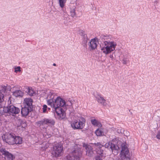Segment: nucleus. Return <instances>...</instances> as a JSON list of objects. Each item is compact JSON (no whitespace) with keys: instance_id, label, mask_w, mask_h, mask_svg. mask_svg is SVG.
<instances>
[{"instance_id":"nucleus-19","label":"nucleus","mask_w":160,"mask_h":160,"mask_svg":"<svg viewBox=\"0 0 160 160\" xmlns=\"http://www.w3.org/2000/svg\"><path fill=\"white\" fill-rule=\"evenodd\" d=\"M98 155L95 157L96 160H102V158L105 157V154L103 153V150L102 149H100L97 151Z\"/></svg>"},{"instance_id":"nucleus-41","label":"nucleus","mask_w":160,"mask_h":160,"mask_svg":"<svg viewBox=\"0 0 160 160\" xmlns=\"http://www.w3.org/2000/svg\"><path fill=\"white\" fill-rule=\"evenodd\" d=\"M48 144L47 143H46L45 144V146L44 147V149H46L47 148H48Z\"/></svg>"},{"instance_id":"nucleus-27","label":"nucleus","mask_w":160,"mask_h":160,"mask_svg":"<svg viewBox=\"0 0 160 160\" xmlns=\"http://www.w3.org/2000/svg\"><path fill=\"white\" fill-rule=\"evenodd\" d=\"M104 145L103 144H102L100 142H98L97 143H95L92 144V147H96L97 148H98L100 149H101L102 147H104Z\"/></svg>"},{"instance_id":"nucleus-21","label":"nucleus","mask_w":160,"mask_h":160,"mask_svg":"<svg viewBox=\"0 0 160 160\" xmlns=\"http://www.w3.org/2000/svg\"><path fill=\"white\" fill-rule=\"evenodd\" d=\"M9 87V86L7 85L6 86L5 85H2L0 86V93H3L4 94L7 92L8 87Z\"/></svg>"},{"instance_id":"nucleus-25","label":"nucleus","mask_w":160,"mask_h":160,"mask_svg":"<svg viewBox=\"0 0 160 160\" xmlns=\"http://www.w3.org/2000/svg\"><path fill=\"white\" fill-rule=\"evenodd\" d=\"M6 107H2L1 104H0V116L3 114L4 113H7V111L5 110Z\"/></svg>"},{"instance_id":"nucleus-34","label":"nucleus","mask_w":160,"mask_h":160,"mask_svg":"<svg viewBox=\"0 0 160 160\" xmlns=\"http://www.w3.org/2000/svg\"><path fill=\"white\" fill-rule=\"evenodd\" d=\"M47 106L46 105H44L43 106L42 108V112L43 113H45L46 112L47 109Z\"/></svg>"},{"instance_id":"nucleus-38","label":"nucleus","mask_w":160,"mask_h":160,"mask_svg":"<svg viewBox=\"0 0 160 160\" xmlns=\"http://www.w3.org/2000/svg\"><path fill=\"white\" fill-rule=\"evenodd\" d=\"M156 137L158 139L160 140V131L158 132L156 136Z\"/></svg>"},{"instance_id":"nucleus-47","label":"nucleus","mask_w":160,"mask_h":160,"mask_svg":"<svg viewBox=\"0 0 160 160\" xmlns=\"http://www.w3.org/2000/svg\"><path fill=\"white\" fill-rule=\"evenodd\" d=\"M48 108L49 109H50V108Z\"/></svg>"},{"instance_id":"nucleus-31","label":"nucleus","mask_w":160,"mask_h":160,"mask_svg":"<svg viewBox=\"0 0 160 160\" xmlns=\"http://www.w3.org/2000/svg\"><path fill=\"white\" fill-rule=\"evenodd\" d=\"M34 92L32 89H29L28 93L30 96H33L34 94Z\"/></svg>"},{"instance_id":"nucleus-30","label":"nucleus","mask_w":160,"mask_h":160,"mask_svg":"<svg viewBox=\"0 0 160 160\" xmlns=\"http://www.w3.org/2000/svg\"><path fill=\"white\" fill-rule=\"evenodd\" d=\"M4 94L2 93H0V104L2 103V102L4 100Z\"/></svg>"},{"instance_id":"nucleus-14","label":"nucleus","mask_w":160,"mask_h":160,"mask_svg":"<svg viewBox=\"0 0 160 160\" xmlns=\"http://www.w3.org/2000/svg\"><path fill=\"white\" fill-rule=\"evenodd\" d=\"M95 97L97 101L99 103L103 106H105L107 105L106 100L104 99L100 94H97Z\"/></svg>"},{"instance_id":"nucleus-29","label":"nucleus","mask_w":160,"mask_h":160,"mask_svg":"<svg viewBox=\"0 0 160 160\" xmlns=\"http://www.w3.org/2000/svg\"><path fill=\"white\" fill-rule=\"evenodd\" d=\"M59 2L60 7L62 8H63L66 2L65 0H59Z\"/></svg>"},{"instance_id":"nucleus-3","label":"nucleus","mask_w":160,"mask_h":160,"mask_svg":"<svg viewBox=\"0 0 160 160\" xmlns=\"http://www.w3.org/2000/svg\"><path fill=\"white\" fill-rule=\"evenodd\" d=\"M121 151L120 153V158L122 160H129L131 155L126 144L122 143L121 145Z\"/></svg>"},{"instance_id":"nucleus-2","label":"nucleus","mask_w":160,"mask_h":160,"mask_svg":"<svg viewBox=\"0 0 160 160\" xmlns=\"http://www.w3.org/2000/svg\"><path fill=\"white\" fill-rule=\"evenodd\" d=\"M80 147V146L77 145L74 147L71 153L67 156V160H80L82 154V151Z\"/></svg>"},{"instance_id":"nucleus-17","label":"nucleus","mask_w":160,"mask_h":160,"mask_svg":"<svg viewBox=\"0 0 160 160\" xmlns=\"http://www.w3.org/2000/svg\"><path fill=\"white\" fill-rule=\"evenodd\" d=\"M32 110V109L31 108L24 106L23 108H22L21 110L22 115L24 117L27 116L29 113L31 112Z\"/></svg>"},{"instance_id":"nucleus-12","label":"nucleus","mask_w":160,"mask_h":160,"mask_svg":"<svg viewBox=\"0 0 160 160\" xmlns=\"http://www.w3.org/2000/svg\"><path fill=\"white\" fill-rule=\"evenodd\" d=\"M53 111L55 112L59 119H62L65 117V112L62 108H58L56 110Z\"/></svg>"},{"instance_id":"nucleus-46","label":"nucleus","mask_w":160,"mask_h":160,"mask_svg":"<svg viewBox=\"0 0 160 160\" xmlns=\"http://www.w3.org/2000/svg\"><path fill=\"white\" fill-rule=\"evenodd\" d=\"M53 66H56V64L55 63H53Z\"/></svg>"},{"instance_id":"nucleus-7","label":"nucleus","mask_w":160,"mask_h":160,"mask_svg":"<svg viewBox=\"0 0 160 160\" xmlns=\"http://www.w3.org/2000/svg\"><path fill=\"white\" fill-rule=\"evenodd\" d=\"M15 135L12 133H8L2 137L3 139L9 144H14Z\"/></svg>"},{"instance_id":"nucleus-32","label":"nucleus","mask_w":160,"mask_h":160,"mask_svg":"<svg viewBox=\"0 0 160 160\" xmlns=\"http://www.w3.org/2000/svg\"><path fill=\"white\" fill-rule=\"evenodd\" d=\"M79 34L82 37H84V36L87 35L86 32L82 30L80 31Z\"/></svg>"},{"instance_id":"nucleus-18","label":"nucleus","mask_w":160,"mask_h":160,"mask_svg":"<svg viewBox=\"0 0 160 160\" xmlns=\"http://www.w3.org/2000/svg\"><path fill=\"white\" fill-rule=\"evenodd\" d=\"M32 99L30 98H26L24 99V102H23L24 106L29 108H30L32 109L33 107L32 105Z\"/></svg>"},{"instance_id":"nucleus-20","label":"nucleus","mask_w":160,"mask_h":160,"mask_svg":"<svg viewBox=\"0 0 160 160\" xmlns=\"http://www.w3.org/2000/svg\"><path fill=\"white\" fill-rule=\"evenodd\" d=\"M75 8L76 7L74 6H71L70 8V14L72 17L76 15Z\"/></svg>"},{"instance_id":"nucleus-26","label":"nucleus","mask_w":160,"mask_h":160,"mask_svg":"<svg viewBox=\"0 0 160 160\" xmlns=\"http://www.w3.org/2000/svg\"><path fill=\"white\" fill-rule=\"evenodd\" d=\"M95 133L98 136H101L104 135V133L102 129H97L95 131Z\"/></svg>"},{"instance_id":"nucleus-40","label":"nucleus","mask_w":160,"mask_h":160,"mask_svg":"<svg viewBox=\"0 0 160 160\" xmlns=\"http://www.w3.org/2000/svg\"><path fill=\"white\" fill-rule=\"evenodd\" d=\"M66 103V104L67 103V105H68V106H71L72 105V103L71 102V101H68Z\"/></svg>"},{"instance_id":"nucleus-45","label":"nucleus","mask_w":160,"mask_h":160,"mask_svg":"<svg viewBox=\"0 0 160 160\" xmlns=\"http://www.w3.org/2000/svg\"><path fill=\"white\" fill-rule=\"evenodd\" d=\"M115 160H121L120 159V158H116V159H115Z\"/></svg>"},{"instance_id":"nucleus-42","label":"nucleus","mask_w":160,"mask_h":160,"mask_svg":"<svg viewBox=\"0 0 160 160\" xmlns=\"http://www.w3.org/2000/svg\"><path fill=\"white\" fill-rule=\"evenodd\" d=\"M101 38H102L104 39H107V36H106L105 35H101Z\"/></svg>"},{"instance_id":"nucleus-33","label":"nucleus","mask_w":160,"mask_h":160,"mask_svg":"<svg viewBox=\"0 0 160 160\" xmlns=\"http://www.w3.org/2000/svg\"><path fill=\"white\" fill-rule=\"evenodd\" d=\"M27 126L26 123L25 122H22L21 123V125H20L19 126H18V127H21L23 128H24Z\"/></svg>"},{"instance_id":"nucleus-28","label":"nucleus","mask_w":160,"mask_h":160,"mask_svg":"<svg viewBox=\"0 0 160 160\" xmlns=\"http://www.w3.org/2000/svg\"><path fill=\"white\" fill-rule=\"evenodd\" d=\"M89 40L87 35L82 37V43L84 45H86L88 41Z\"/></svg>"},{"instance_id":"nucleus-43","label":"nucleus","mask_w":160,"mask_h":160,"mask_svg":"<svg viewBox=\"0 0 160 160\" xmlns=\"http://www.w3.org/2000/svg\"><path fill=\"white\" fill-rule=\"evenodd\" d=\"M158 117L160 119V110L158 112Z\"/></svg>"},{"instance_id":"nucleus-22","label":"nucleus","mask_w":160,"mask_h":160,"mask_svg":"<svg viewBox=\"0 0 160 160\" xmlns=\"http://www.w3.org/2000/svg\"><path fill=\"white\" fill-rule=\"evenodd\" d=\"M23 94V92L20 90H16L13 93V95L16 97H22Z\"/></svg>"},{"instance_id":"nucleus-1","label":"nucleus","mask_w":160,"mask_h":160,"mask_svg":"<svg viewBox=\"0 0 160 160\" xmlns=\"http://www.w3.org/2000/svg\"><path fill=\"white\" fill-rule=\"evenodd\" d=\"M117 45L116 43L113 41H105L102 44L101 50L103 53L108 54L115 50Z\"/></svg>"},{"instance_id":"nucleus-36","label":"nucleus","mask_w":160,"mask_h":160,"mask_svg":"<svg viewBox=\"0 0 160 160\" xmlns=\"http://www.w3.org/2000/svg\"><path fill=\"white\" fill-rule=\"evenodd\" d=\"M20 68H21L19 66L17 67L16 68H14L15 72H18L20 71H21Z\"/></svg>"},{"instance_id":"nucleus-10","label":"nucleus","mask_w":160,"mask_h":160,"mask_svg":"<svg viewBox=\"0 0 160 160\" xmlns=\"http://www.w3.org/2000/svg\"><path fill=\"white\" fill-rule=\"evenodd\" d=\"M98 43V41L97 39L94 38L92 39L88 44V49L90 51H92L95 50L97 48Z\"/></svg>"},{"instance_id":"nucleus-23","label":"nucleus","mask_w":160,"mask_h":160,"mask_svg":"<svg viewBox=\"0 0 160 160\" xmlns=\"http://www.w3.org/2000/svg\"><path fill=\"white\" fill-rule=\"evenodd\" d=\"M91 122L92 125L98 127H101L102 124L101 123L95 119H92L91 120Z\"/></svg>"},{"instance_id":"nucleus-16","label":"nucleus","mask_w":160,"mask_h":160,"mask_svg":"<svg viewBox=\"0 0 160 160\" xmlns=\"http://www.w3.org/2000/svg\"><path fill=\"white\" fill-rule=\"evenodd\" d=\"M110 149L112 150V153L117 155L119 152V147L117 145L111 142L110 147Z\"/></svg>"},{"instance_id":"nucleus-15","label":"nucleus","mask_w":160,"mask_h":160,"mask_svg":"<svg viewBox=\"0 0 160 160\" xmlns=\"http://www.w3.org/2000/svg\"><path fill=\"white\" fill-rule=\"evenodd\" d=\"M1 151L2 154L4 155L5 160H12L13 155L12 154L6 151L4 149H2Z\"/></svg>"},{"instance_id":"nucleus-37","label":"nucleus","mask_w":160,"mask_h":160,"mask_svg":"<svg viewBox=\"0 0 160 160\" xmlns=\"http://www.w3.org/2000/svg\"><path fill=\"white\" fill-rule=\"evenodd\" d=\"M43 136L44 137H45V138H49L51 136V134H48L46 133H45L44 134Z\"/></svg>"},{"instance_id":"nucleus-24","label":"nucleus","mask_w":160,"mask_h":160,"mask_svg":"<svg viewBox=\"0 0 160 160\" xmlns=\"http://www.w3.org/2000/svg\"><path fill=\"white\" fill-rule=\"evenodd\" d=\"M14 144H21L22 143V140L21 137L15 136V137L14 138Z\"/></svg>"},{"instance_id":"nucleus-44","label":"nucleus","mask_w":160,"mask_h":160,"mask_svg":"<svg viewBox=\"0 0 160 160\" xmlns=\"http://www.w3.org/2000/svg\"><path fill=\"white\" fill-rule=\"evenodd\" d=\"M109 57L111 58L112 60H113V59H114V58H113V57L112 54L110 55Z\"/></svg>"},{"instance_id":"nucleus-9","label":"nucleus","mask_w":160,"mask_h":160,"mask_svg":"<svg viewBox=\"0 0 160 160\" xmlns=\"http://www.w3.org/2000/svg\"><path fill=\"white\" fill-rule=\"evenodd\" d=\"M62 150V145L58 143L53 147V149L52 153L53 156L59 157L61 155Z\"/></svg>"},{"instance_id":"nucleus-4","label":"nucleus","mask_w":160,"mask_h":160,"mask_svg":"<svg viewBox=\"0 0 160 160\" xmlns=\"http://www.w3.org/2000/svg\"><path fill=\"white\" fill-rule=\"evenodd\" d=\"M85 122V119L81 117V120H79L78 121L77 120L72 121L71 123V126L74 130L81 129L83 128Z\"/></svg>"},{"instance_id":"nucleus-6","label":"nucleus","mask_w":160,"mask_h":160,"mask_svg":"<svg viewBox=\"0 0 160 160\" xmlns=\"http://www.w3.org/2000/svg\"><path fill=\"white\" fill-rule=\"evenodd\" d=\"M6 107L7 108H6L5 110L7 111V113H8L12 116H14L16 114H18L20 112L19 108L14 105H8Z\"/></svg>"},{"instance_id":"nucleus-5","label":"nucleus","mask_w":160,"mask_h":160,"mask_svg":"<svg viewBox=\"0 0 160 160\" xmlns=\"http://www.w3.org/2000/svg\"><path fill=\"white\" fill-rule=\"evenodd\" d=\"M66 105V103L64 100L60 97H57L54 99V101L51 107L53 108V110H56L58 108H62L61 107Z\"/></svg>"},{"instance_id":"nucleus-11","label":"nucleus","mask_w":160,"mask_h":160,"mask_svg":"<svg viewBox=\"0 0 160 160\" xmlns=\"http://www.w3.org/2000/svg\"><path fill=\"white\" fill-rule=\"evenodd\" d=\"M55 94L52 92H50L48 94L47 97V102L48 105L50 106L52 105L56 98Z\"/></svg>"},{"instance_id":"nucleus-8","label":"nucleus","mask_w":160,"mask_h":160,"mask_svg":"<svg viewBox=\"0 0 160 160\" xmlns=\"http://www.w3.org/2000/svg\"><path fill=\"white\" fill-rule=\"evenodd\" d=\"M54 123L55 122L53 119L46 118H45L36 122L37 126L39 127L44 126L45 125H53Z\"/></svg>"},{"instance_id":"nucleus-13","label":"nucleus","mask_w":160,"mask_h":160,"mask_svg":"<svg viewBox=\"0 0 160 160\" xmlns=\"http://www.w3.org/2000/svg\"><path fill=\"white\" fill-rule=\"evenodd\" d=\"M83 147L85 148L86 150V154L89 156L92 157L93 154L92 148L90 145L84 143L83 145Z\"/></svg>"},{"instance_id":"nucleus-35","label":"nucleus","mask_w":160,"mask_h":160,"mask_svg":"<svg viewBox=\"0 0 160 160\" xmlns=\"http://www.w3.org/2000/svg\"><path fill=\"white\" fill-rule=\"evenodd\" d=\"M111 143V142H109L108 143H106L104 145V146H105V148H107L109 149V148H110Z\"/></svg>"},{"instance_id":"nucleus-39","label":"nucleus","mask_w":160,"mask_h":160,"mask_svg":"<svg viewBox=\"0 0 160 160\" xmlns=\"http://www.w3.org/2000/svg\"><path fill=\"white\" fill-rule=\"evenodd\" d=\"M123 63L126 64L127 63V59L126 58H124L122 60Z\"/></svg>"}]
</instances>
